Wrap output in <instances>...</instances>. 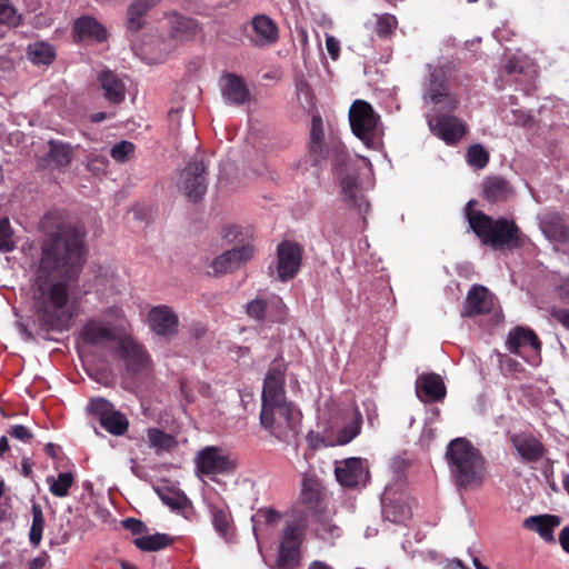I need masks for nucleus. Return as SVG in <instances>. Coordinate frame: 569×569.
I'll return each mask as SVG.
<instances>
[{"mask_svg":"<svg viewBox=\"0 0 569 569\" xmlns=\"http://www.w3.org/2000/svg\"><path fill=\"white\" fill-rule=\"evenodd\" d=\"M361 422H362L361 413L358 410H356L355 418L351 421V423L343 427L339 431L338 438H337L338 442L340 445H346V443L350 442L352 439H355L360 433Z\"/></svg>","mask_w":569,"mask_h":569,"instance_id":"nucleus-45","label":"nucleus"},{"mask_svg":"<svg viewBox=\"0 0 569 569\" xmlns=\"http://www.w3.org/2000/svg\"><path fill=\"white\" fill-rule=\"evenodd\" d=\"M160 499L173 510H181L187 506V497L179 492L168 491L160 493Z\"/></svg>","mask_w":569,"mask_h":569,"instance_id":"nucleus-51","label":"nucleus"},{"mask_svg":"<svg viewBox=\"0 0 569 569\" xmlns=\"http://www.w3.org/2000/svg\"><path fill=\"white\" fill-rule=\"evenodd\" d=\"M208 508L216 532L224 541L231 542L234 537L236 527L229 507L210 503Z\"/></svg>","mask_w":569,"mask_h":569,"instance_id":"nucleus-24","label":"nucleus"},{"mask_svg":"<svg viewBox=\"0 0 569 569\" xmlns=\"http://www.w3.org/2000/svg\"><path fill=\"white\" fill-rule=\"evenodd\" d=\"M171 24V34L179 40L192 39L200 30L198 22L179 13H172L169 17Z\"/></svg>","mask_w":569,"mask_h":569,"instance_id":"nucleus-32","label":"nucleus"},{"mask_svg":"<svg viewBox=\"0 0 569 569\" xmlns=\"http://www.w3.org/2000/svg\"><path fill=\"white\" fill-rule=\"evenodd\" d=\"M559 543L563 551L569 553V526L561 529L559 533Z\"/></svg>","mask_w":569,"mask_h":569,"instance_id":"nucleus-60","label":"nucleus"},{"mask_svg":"<svg viewBox=\"0 0 569 569\" xmlns=\"http://www.w3.org/2000/svg\"><path fill=\"white\" fill-rule=\"evenodd\" d=\"M558 298L569 305V279H563L556 288Z\"/></svg>","mask_w":569,"mask_h":569,"instance_id":"nucleus-59","label":"nucleus"},{"mask_svg":"<svg viewBox=\"0 0 569 569\" xmlns=\"http://www.w3.org/2000/svg\"><path fill=\"white\" fill-rule=\"evenodd\" d=\"M541 230L552 241L569 242V221L558 213L548 214L541 221Z\"/></svg>","mask_w":569,"mask_h":569,"instance_id":"nucleus-28","label":"nucleus"},{"mask_svg":"<svg viewBox=\"0 0 569 569\" xmlns=\"http://www.w3.org/2000/svg\"><path fill=\"white\" fill-rule=\"evenodd\" d=\"M48 156L57 166L66 167L71 162L72 151L67 144L51 141Z\"/></svg>","mask_w":569,"mask_h":569,"instance_id":"nucleus-42","label":"nucleus"},{"mask_svg":"<svg viewBox=\"0 0 569 569\" xmlns=\"http://www.w3.org/2000/svg\"><path fill=\"white\" fill-rule=\"evenodd\" d=\"M329 156V140H323L322 119L319 116H313L308 143L309 161L312 166L320 167L328 160Z\"/></svg>","mask_w":569,"mask_h":569,"instance_id":"nucleus-17","label":"nucleus"},{"mask_svg":"<svg viewBox=\"0 0 569 569\" xmlns=\"http://www.w3.org/2000/svg\"><path fill=\"white\" fill-rule=\"evenodd\" d=\"M339 179L341 193L345 200L352 207L357 208L360 212H368L369 202L362 194L358 193V177L349 171H346L341 176H337Z\"/></svg>","mask_w":569,"mask_h":569,"instance_id":"nucleus-26","label":"nucleus"},{"mask_svg":"<svg viewBox=\"0 0 569 569\" xmlns=\"http://www.w3.org/2000/svg\"><path fill=\"white\" fill-rule=\"evenodd\" d=\"M197 470L203 475L228 473L236 468L234 462L223 455L222 449L208 446L200 450L194 459Z\"/></svg>","mask_w":569,"mask_h":569,"instance_id":"nucleus-10","label":"nucleus"},{"mask_svg":"<svg viewBox=\"0 0 569 569\" xmlns=\"http://www.w3.org/2000/svg\"><path fill=\"white\" fill-rule=\"evenodd\" d=\"M74 482V475L70 471L60 472L57 478L49 476L47 483L49 485L50 492L58 498L69 495V490Z\"/></svg>","mask_w":569,"mask_h":569,"instance_id":"nucleus-38","label":"nucleus"},{"mask_svg":"<svg viewBox=\"0 0 569 569\" xmlns=\"http://www.w3.org/2000/svg\"><path fill=\"white\" fill-rule=\"evenodd\" d=\"M243 32L254 47H268L279 39V29L276 22L266 14H256Z\"/></svg>","mask_w":569,"mask_h":569,"instance_id":"nucleus-9","label":"nucleus"},{"mask_svg":"<svg viewBox=\"0 0 569 569\" xmlns=\"http://www.w3.org/2000/svg\"><path fill=\"white\" fill-rule=\"evenodd\" d=\"M177 186L189 200H201L208 189V163L204 159L192 158L181 170Z\"/></svg>","mask_w":569,"mask_h":569,"instance_id":"nucleus-6","label":"nucleus"},{"mask_svg":"<svg viewBox=\"0 0 569 569\" xmlns=\"http://www.w3.org/2000/svg\"><path fill=\"white\" fill-rule=\"evenodd\" d=\"M500 365L509 372H519L522 370L520 362L509 356H501Z\"/></svg>","mask_w":569,"mask_h":569,"instance_id":"nucleus-56","label":"nucleus"},{"mask_svg":"<svg viewBox=\"0 0 569 569\" xmlns=\"http://www.w3.org/2000/svg\"><path fill=\"white\" fill-rule=\"evenodd\" d=\"M550 316L569 330V309L551 308Z\"/></svg>","mask_w":569,"mask_h":569,"instance_id":"nucleus-55","label":"nucleus"},{"mask_svg":"<svg viewBox=\"0 0 569 569\" xmlns=\"http://www.w3.org/2000/svg\"><path fill=\"white\" fill-rule=\"evenodd\" d=\"M329 151L330 156L328 160L331 161L332 169L336 176H341L346 171H349L351 158L347 151L346 146L340 141L339 138H329Z\"/></svg>","mask_w":569,"mask_h":569,"instance_id":"nucleus-31","label":"nucleus"},{"mask_svg":"<svg viewBox=\"0 0 569 569\" xmlns=\"http://www.w3.org/2000/svg\"><path fill=\"white\" fill-rule=\"evenodd\" d=\"M32 523L29 532L30 543L34 547L39 546L42 539V532L44 528V516L42 508L39 503H32L31 507Z\"/></svg>","mask_w":569,"mask_h":569,"instance_id":"nucleus-40","label":"nucleus"},{"mask_svg":"<svg viewBox=\"0 0 569 569\" xmlns=\"http://www.w3.org/2000/svg\"><path fill=\"white\" fill-rule=\"evenodd\" d=\"M281 519V515L273 508H260L252 516L253 532L257 536L258 531L263 530L269 526H274Z\"/></svg>","mask_w":569,"mask_h":569,"instance_id":"nucleus-39","label":"nucleus"},{"mask_svg":"<svg viewBox=\"0 0 569 569\" xmlns=\"http://www.w3.org/2000/svg\"><path fill=\"white\" fill-rule=\"evenodd\" d=\"M467 161L471 167L482 169L489 162V152L481 144H472L467 151Z\"/></svg>","mask_w":569,"mask_h":569,"instance_id":"nucleus-46","label":"nucleus"},{"mask_svg":"<svg viewBox=\"0 0 569 569\" xmlns=\"http://www.w3.org/2000/svg\"><path fill=\"white\" fill-rule=\"evenodd\" d=\"M28 56L34 64H51L56 59L54 47L47 42H36L28 48Z\"/></svg>","mask_w":569,"mask_h":569,"instance_id":"nucleus-37","label":"nucleus"},{"mask_svg":"<svg viewBox=\"0 0 569 569\" xmlns=\"http://www.w3.org/2000/svg\"><path fill=\"white\" fill-rule=\"evenodd\" d=\"M375 32L379 38H389L398 26L397 18L391 13L375 14Z\"/></svg>","mask_w":569,"mask_h":569,"instance_id":"nucleus-41","label":"nucleus"},{"mask_svg":"<svg viewBox=\"0 0 569 569\" xmlns=\"http://www.w3.org/2000/svg\"><path fill=\"white\" fill-rule=\"evenodd\" d=\"M103 90L104 98L112 103H120L126 97V86L123 81L112 71L106 70L98 78Z\"/></svg>","mask_w":569,"mask_h":569,"instance_id":"nucleus-29","label":"nucleus"},{"mask_svg":"<svg viewBox=\"0 0 569 569\" xmlns=\"http://www.w3.org/2000/svg\"><path fill=\"white\" fill-rule=\"evenodd\" d=\"M530 347L536 352L541 349V341L533 330L525 327L512 329L507 339V348L510 352L521 356V349Z\"/></svg>","mask_w":569,"mask_h":569,"instance_id":"nucleus-25","label":"nucleus"},{"mask_svg":"<svg viewBox=\"0 0 569 569\" xmlns=\"http://www.w3.org/2000/svg\"><path fill=\"white\" fill-rule=\"evenodd\" d=\"M493 306V293L485 286L473 284L466 296L460 316L462 318H473L487 315L492 311Z\"/></svg>","mask_w":569,"mask_h":569,"instance_id":"nucleus-12","label":"nucleus"},{"mask_svg":"<svg viewBox=\"0 0 569 569\" xmlns=\"http://www.w3.org/2000/svg\"><path fill=\"white\" fill-rule=\"evenodd\" d=\"M81 339L90 346H98L116 339L113 331L98 321H89L81 329Z\"/></svg>","mask_w":569,"mask_h":569,"instance_id":"nucleus-30","label":"nucleus"},{"mask_svg":"<svg viewBox=\"0 0 569 569\" xmlns=\"http://www.w3.org/2000/svg\"><path fill=\"white\" fill-rule=\"evenodd\" d=\"M160 0H134L128 8V28L131 31H138L143 27V17Z\"/></svg>","mask_w":569,"mask_h":569,"instance_id":"nucleus-33","label":"nucleus"},{"mask_svg":"<svg viewBox=\"0 0 569 569\" xmlns=\"http://www.w3.org/2000/svg\"><path fill=\"white\" fill-rule=\"evenodd\" d=\"M446 386L437 373H425L417 378L416 393L423 402H438L446 397Z\"/></svg>","mask_w":569,"mask_h":569,"instance_id":"nucleus-19","label":"nucleus"},{"mask_svg":"<svg viewBox=\"0 0 569 569\" xmlns=\"http://www.w3.org/2000/svg\"><path fill=\"white\" fill-rule=\"evenodd\" d=\"M253 256V246L236 247L216 257L211 266L216 274H223L239 269L243 263L251 260Z\"/></svg>","mask_w":569,"mask_h":569,"instance_id":"nucleus-16","label":"nucleus"},{"mask_svg":"<svg viewBox=\"0 0 569 569\" xmlns=\"http://www.w3.org/2000/svg\"><path fill=\"white\" fill-rule=\"evenodd\" d=\"M133 152L134 146L129 141H121L116 143L110 150L111 157L118 162L128 161Z\"/></svg>","mask_w":569,"mask_h":569,"instance_id":"nucleus-50","label":"nucleus"},{"mask_svg":"<svg viewBox=\"0 0 569 569\" xmlns=\"http://www.w3.org/2000/svg\"><path fill=\"white\" fill-rule=\"evenodd\" d=\"M48 556L41 555L36 558H33L29 563V569H43L47 565Z\"/></svg>","mask_w":569,"mask_h":569,"instance_id":"nucleus-61","label":"nucleus"},{"mask_svg":"<svg viewBox=\"0 0 569 569\" xmlns=\"http://www.w3.org/2000/svg\"><path fill=\"white\" fill-rule=\"evenodd\" d=\"M267 309L268 300L260 298L251 300L246 306L247 315L259 322H262L268 318Z\"/></svg>","mask_w":569,"mask_h":569,"instance_id":"nucleus-49","label":"nucleus"},{"mask_svg":"<svg viewBox=\"0 0 569 569\" xmlns=\"http://www.w3.org/2000/svg\"><path fill=\"white\" fill-rule=\"evenodd\" d=\"M116 352L131 375L147 372L151 369L150 356L146 348L130 337L118 341Z\"/></svg>","mask_w":569,"mask_h":569,"instance_id":"nucleus-7","label":"nucleus"},{"mask_svg":"<svg viewBox=\"0 0 569 569\" xmlns=\"http://www.w3.org/2000/svg\"><path fill=\"white\" fill-rule=\"evenodd\" d=\"M301 411L287 400L284 371L269 368L262 388L260 426L274 440L292 445L300 435Z\"/></svg>","mask_w":569,"mask_h":569,"instance_id":"nucleus-2","label":"nucleus"},{"mask_svg":"<svg viewBox=\"0 0 569 569\" xmlns=\"http://www.w3.org/2000/svg\"><path fill=\"white\" fill-rule=\"evenodd\" d=\"M450 478L459 491L482 487L487 478V460L481 451L463 437L452 439L446 448Z\"/></svg>","mask_w":569,"mask_h":569,"instance_id":"nucleus-3","label":"nucleus"},{"mask_svg":"<svg viewBox=\"0 0 569 569\" xmlns=\"http://www.w3.org/2000/svg\"><path fill=\"white\" fill-rule=\"evenodd\" d=\"M506 70L509 74H513V73H519V74H522L523 73V68L522 67H519L518 66V62L515 61V60H509L506 64Z\"/></svg>","mask_w":569,"mask_h":569,"instance_id":"nucleus-62","label":"nucleus"},{"mask_svg":"<svg viewBox=\"0 0 569 569\" xmlns=\"http://www.w3.org/2000/svg\"><path fill=\"white\" fill-rule=\"evenodd\" d=\"M148 321L150 328L159 336H172L178 331V317L168 306L153 307Z\"/></svg>","mask_w":569,"mask_h":569,"instance_id":"nucleus-21","label":"nucleus"},{"mask_svg":"<svg viewBox=\"0 0 569 569\" xmlns=\"http://www.w3.org/2000/svg\"><path fill=\"white\" fill-rule=\"evenodd\" d=\"M561 523V517L556 515L530 516L525 519L523 528L537 532L546 542L555 543L553 531Z\"/></svg>","mask_w":569,"mask_h":569,"instance_id":"nucleus-23","label":"nucleus"},{"mask_svg":"<svg viewBox=\"0 0 569 569\" xmlns=\"http://www.w3.org/2000/svg\"><path fill=\"white\" fill-rule=\"evenodd\" d=\"M74 42L79 43L84 39H92L97 42H103L108 38V31L97 19L88 16L78 18L72 28Z\"/></svg>","mask_w":569,"mask_h":569,"instance_id":"nucleus-22","label":"nucleus"},{"mask_svg":"<svg viewBox=\"0 0 569 569\" xmlns=\"http://www.w3.org/2000/svg\"><path fill=\"white\" fill-rule=\"evenodd\" d=\"M148 442L158 453L171 452L178 447L174 436L164 432L159 428H149L147 431Z\"/></svg>","mask_w":569,"mask_h":569,"instance_id":"nucleus-34","label":"nucleus"},{"mask_svg":"<svg viewBox=\"0 0 569 569\" xmlns=\"http://www.w3.org/2000/svg\"><path fill=\"white\" fill-rule=\"evenodd\" d=\"M427 97L435 104L447 102V108L453 111L458 107V100L449 94L446 74L441 69H433L429 74Z\"/></svg>","mask_w":569,"mask_h":569,"instance_id":"nucleus-18","label":"nucleus"},{"mask_svg":"<svg viewBox=\"0 0 569 569\" xmlns=\"http://www.w3.org/2000/svg\"><path fill=\"white\" fill-rule=\"evenodd\" d=\"M8 435L26 443L30 442L33 438V435L30 432V430L22 425L11 426L8 430Z\"/></svg>","mask_w":569,"mask_h":569,"instance_id":"nucleus-53","label":"nucleus"},{"mask_svg":"<svg viewBox=\"0 0 569 569\" xmlns=\"http://www.w3.org/2000/svg\"><path fill=\"white\" fill-rule=\"evenodd\" d=\"M326 48L331 59L337 60L339 58L340 46L339 41L333 37H327Z\"/></svg>","mask_w":569,"mask_h":569,"instance_id":"nucleus-57","label":"nucleus"},{"mask_svg":"<svg viewBox=\"0 0 569 569\" xmlns=\"http://www.w3.org/2000/svg\"><path fill=\"white\" fill-rule=\"evenodd\" d=\"M301 500L310 508L315 507L319 502V491L309 485L306 479L302 485Z\"/></svg>","mask_w":569,"mask_h":569,"instance_id":"nucleus-52","label":"nucleus"},{"mask_svg":"<svg viewBox=\"0 0 569 569\" xmlns=\"http://www.w3.org/2000/svg\"><path fill=\"white\" fill-rule=\"evenodd\" d=\"M132 542L141 551L154 552L169 547L173 542V538L168 533L157 532L134 538Z\"/></svg>","mask_w":569,"mask_h":569,"instance_id":"nucleus-35","label":"nucleus"},{"mask_svg":"<svg viewBox=\"0 0 569 569\" xmlns=\"http://www.w3.org/2000/svg\"><path fill=\"white\" fill-rule=\"evenodd\" d=\"M13 230L8 217L0 219V252H11L16 248Z\"/></svg>","mask_w":569,"mask_h":569,"instance_id":"nucleus-44","label":"nucleus"},{"mask_svg":"<svg viewBox=\"0 0 569 569\" xmlns=\"http://www.w3.org/2000/svg\"><path fill=\"white\" fill-rule=\"evenodd\" d=\"M40 226L48 238L32 286L33 307L39 329L49 333L69 328V283L77 280L83 266L84 231L59 211L48 212Z\"/></svg>","mask_w":569,"mask_h":569,"instance_id":"nucleus-1","label":"nucleus"},{"mask_svg":"<svg viewBox=\"0 0 569 569\" xmlns=\"http://www.w3.org/2000/svg\"><path fill=\"white\" fill-rule=\"evenodd\" d=\"M32 461L30 458H23L22 459V462H21V467H22V475L24 477H30L31 473H32Z\"/></svg>","mask_w":569,"mask_h":569,"instance_id":"nucleus-63","label":"nucleus"},{"mask_svg":"<svg viewBox=\"0 0 569 569\" xmlns=\"http://www.w3.org/2000/svg\"><path fill=\"white\" fill-rule=\"evenodd\" d=\"M512 194L509 182L501 177H488L482 184V197L490 203L507 201Z\"/></svg>","mask_w":569,"mask_h":569,"instance_id":"nucleus-27","label":"nucleus"},{"mask_svg":"<svg viewBox=\"0 0 569 569\" xmlns=\"http://www.w3.org/2000/svg\"><path fill=\"white\" fill-rule=\"evenodd\" d=\"M336 478L342 487L355 488L365 485L369 478L366 460L357 457L348 458L335 469Z\"/></svg>","mask_w":569,"mask_h":569,"instance_id":"nucleus-13","label":"nucleus"},{"mask_svg":"<svg viewBox=\"0 0 569 569\" xmlns=\"http://www.w3.org/2000/svg\"><path fill=\"white\" fill-rule=\"evenodd\" d=\"M302 260L301 247L289 240H284L277 248V278L286 282L293 279L300 270Z\"/></svg>","mask_w":569,"mask_h":569,"instance_id":"nucleus-8","label":"nucleus"},{"mask_svg":"<svg viewBox=\"0 0 569 569\" xmlns=\"http://www.w3.org/2000/svg\"><path fill=\"white\" fill-rule=\"evenodd\" d=\"M509 440L520 459L526 463H536L548 452L541 440L532 433H513Z\"/></svg>","mask_w":569,"mask_h":569,"instance_id":"nucleus-15","label":"nucleus"},{"mask_svg":"<svg viewBox=\"0 0 569 569\" xmlns=\"http://www.w3.org/2000/svg\"><path fill=\"white\" fill-rule=\"evenodd\" d=\"M473 202H468L466 216L471 230L482 244L493 249H516L525 243L523 233L513 220L493 219L482 211L472 210Z\"/></svg>","mask_w":569,"mask_h":569,"instance_id":"nucleus-4","label":"nucleus"},{"mask_svg":"<svg viewBox=\"0 0 569 569\" xmlns=\"http://www.w3.org/2000/svg\"><path fill=\"white\" fill-rule=\"evenodd\" d=\"M124 529L129 530L132 535H141L148 531L147 526L139 519L127 518L122 521Z\"/></svg>","mask_w":569,"mask_h":569,"instance_id":"nucleus-54","label":"nucleus"},{"mask_svg":"<svg viewBox=\"0 0 569 569\" xmlns=\"http://www.w3.org/2000/svg\"><path fill=\"white\" fill-rule=\"evenodd\" d=\"M90 410L99 417L103 429L114 436H122L129 427L127 417L120 411L113 410L112 405L104 399H96L90 402Z\"/></svg>","mask_w":569,"mask_h":569,"instance_id":"nucleus-11","label":"nucleus"},{"mask_svg":"<svg viewBox=\"0 0 569 569\" xmlns=\"http://www.w3.org/2000/svg\"><path fill=\"white\" fill-rule=\"evenodd\" d=\"M268 319L271 322H282L287 315V307L283 303L282 299L278 296H272L268 300Z\"/></svg>","mask_w":569,"mask_h":569,"instance_id":"nucleus-47","label":"nucleus"},{"mask_svg":"<svg viewBox=\"0 0 569 569\" xmlns=\"http://www.w3.org/2000/svg\"><path fill=\"white\" fill-rule=\"evenodd\" d=\"M349 122L352 133L368 148L376 147L380 116L366 100H355L349 110Z\"/></svg>","mask_w":569,"mask_h":569,"instance_id":"nucleus-5","label":"nucleus"},{"mask_svg":"<svg viewBox=\"0 0 569 569\" xmlns=\"http://www.w3.org/2000/svg\"><path fill=\"white\" fill-rule=\"evenodd\" d=\"M308 569H333V568L323 561L316 560L309 565Z\"/></svg>","mask_w":569,"mask_h":569,"instance_id":"nucleus-64","label":"nucleus"},{"mask_svg":"<svg viewBox=\"0 0 569 569\" xmlns=\"http://www.w3.org/2000/svg\"><path fill=\"white\" fill-rule=\"evenodd\" d=\"M303 536L302 527L298 522H290L282 530L279 548L300 550Z\"/></svg>","mask_w":569,"mask_h":569,"instance_id":"nucleus-36","label":"nucleus"},{"mask_svg":"<svg viewBox=\"0 0 569 569\" xmlns=\"http://www.w3.org/2000/svg\"><path fill=\"white\" fill-rule=\"evenodd\" d=\"M301 560V551L297 549H280L276 560L277 569H295Z\"/></svg>","mask_w":569,"mask_h":569,"instance_id":"nucleus-43","label":"nucleus"},{"mask_svg":"<svg viewBox=\"0 0 569 569\" xmlns=\"http://www.w3.org/2000/svg\"><path fill=\"white\" fill-rule=\"evenodd\" d=\"M221 93L233 106H242L250 100V91L242 77L227 72L222 76Z\"/></svg>","mask_w":569,"mask_h":569,"instance_id":"nucleus-20","label":"nucleus"},{"mask_svg":"<svg viewBox=\"0 0 569 569\" xmlns=\"http://www.w3.org/2000/svg\"><path fill=\"white\" fill-rule=\"evenodd\" d=\"M239 234H241V228L238 226H227L221 231L222 238L229 242L236 241Z\"/></svg>","mask_w":569,"mask_h":569,"instance_id":"nucleus-58","label":"nucleus"},{"mask_svg":"<svg viewBox=\"0 0 569 569\" xmlns=\"http://www.w3.org/2000/svg\"><path fill=\"white\" fill-rule=\"evenodd\" d=\"M428 123L431 131L447 144L457 143L467 132L466 123L456 116H439Z\"/></svg>","mask_w":569,"mask_h":569,"instance_id":"nucleus-14","label":"nucleus"},{"mask_svg":"<svg viewBox=\"0 0 569 569\" xmlns=\"http://www.w3.org/2000/svg\"><path fill=\"white\" fill-rule=\"evenodd\" d=\"M21 17L17 13L14 6L9 0H0V23L17 27Z\"/></svg>","mask_w":569,"mask_h":569,"instance_id":"nucleus-48","label":"nucleus"}]
</instances>
